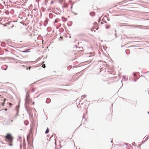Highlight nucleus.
Returning <instances> with one entry per match:
<instances>
[{"mask_svg":"<svg viewBox=\"0 0 149 149\" xmlns=\"http://www.w3.org/2000/svg\"><path fill=\"white\" fill-rule=\"evenodd\" d=\"M5 141L8 142L10 145L11 146V143L13 142V137L11 134L10 133L7 134L5 136Z\"/></svg>","mask_w":149,"mask_h":149,"instance_id":"f257e3e1","label":"nucleus"},{"mask_svg":"<svg viewBox=\"0 0 149 149\" xmlns=\"http://www.w3.org/2000/svg\"><path fill=\"white\" fill-rule=\"evenodd\" d=\"M29 93H30L28 91L26 93V98H27L28 99V98L29 97H29Z\"/></svg>","mask_w":149,"mask_h":149,"instance_id":"f03ea898","label":"nucleus"},{"mask_svg":"<svg viewBox=\"0 0 149 149\" xmlns=\"http://www.w3.org/2000/svg\"><path fill=\"white\" fill-rule=\"evenodd\" d=\"M86 95H82L81 96V99L83 100L85 97H86Z\"/></svg>","mask_w":149,"mask_h":149,"instance_id":"7ed1b4c3","label":"nucleus"},{"mask_svg":"<svg viewBox=\"0 0 149 149\" xmlns=\"http://www.w3.org/2000/svg\"><path fill=\"white\" fill-rule=\"evenodd\" d=\"M126 52L127 54H128L130 53V51L129 49H127L126 50Z\"/></svg>","mask_w":149,"mask_h":149,"instance_id":"20e7f679","label":"nucleus"},{"mask_svg":"<svg viewBox=\"0 0 149 149\" xmlns=\"http://www.w3.org/2000/svg\"><path fill=\"white\" fill-rule=\"evenodd\" d=\"M49 130L48 129V128H47L45 131V133L46 134H47L49 133Z\"/></svg>","mask_w":149,"mask_h":149,"instance_id":"39448f33","label":"nucleus"},{"mask_svg":"<svg viewBox=\"0 0 149 149\" xmlns=\"http://www.w3.org/2000/svg\"><path fill=\"white\" fill-rule=\"evenodd\" d=\"M29 100H30V97H29L28 98V99L27 98H26V102H29Z\"/></svg>","mask_w":149,"mask_h":149,"instance_id":"423d86ee","label":"nucleus"},{"mask_svg":"<svg viewBox=\"0 0 149 149\" xmlns=\"http://www.w3.org/2000/svg\"><path fill=\"white\" fill-rule=\"evenodd\" d=\"M28 122L27 121H25L24 122V123L26 124V125H27L28 124Z\"/></svg>","mask_w":149,"mask_h":149,"instance_id":"0eeeda50","label":"nucleus"},{"mask_svg":"<svg viewBox=\"0 0 149 149\" xmlns=\"http://www.w3.org/2000/svg\"><path fill=\"white\" fill-rule=\"evenodd\" d=\"M42 67L43 68H45V64H43L42 65Z\"/></svg>","mask_w":149,"mask_h":149,"instance_id":"6e6552de","label":"nucleus"},{"mask_svg":"<svg viewBox=\"0 0 149 149\" xmlns=\"http://www.w3.org/2000/svg\"><path fill=\"white\" fill-rule=\"evenodd\" d=\"M58 19H56L55 20V23H57L58 22Z\"/></svg>","mask_w":149,"mask_h":149,"instance_id":"1a4fd4ad","label":"nucleus"},{"mask_svg":"<svg viewBox=\"0 0 149 149\" xmlns=\"http://www.w3.org/2000/svg\"><path fill=\"white\" fill-rule=\"evenodd\" d=\"M58 1L60 2H62L63 1V0H58Z\"/></svg>","mask_w":149,"mask_h":149,"instance_id":"9d476101","label":"nucleus"},{"mask_svg":"<svg viewBox=\"0 0 149 149\" xmlns=\"http://www.w3.org/2000/svg\"><path fill=\"white\" fill-rule=\"evenodd\" d=\"M2 105L3 106H4V102H3L2 103Z\"/></svg>","mask_w":149,"mask_h":149,"instance_id":"9b49d317","label":"nucleus"},{"mask_svg":"<svg viewBox=\"0 0 149 149\" xmlns=\"http://www.w3.org/2000/svg\"><path fill=\"white\" fill-rule=\"evenodd\" d=\"M79 73H76V76H78L79 75V74H78Z\"/></svg>","mask_w":149,"mask_h":149,"instance_id":"f8f14e48","label":"nucleus"},{"mask_svg":"<svg viewBox=\"0 0 149 149\" xmlns=\"http://www.w3.org/2000/svg\"><path fill=\"white\" fill-rule=\"evenodd\" d=\"M21 52H26L27 51H22Z\"/></svg>","mask_w":149,"mask_h":149,"instance_id":"ddd939ff","label":"nucleus"},{"mask_svg":"<svg viewBox=\"0 0 149 149\" xmlns=\"http://www.w3.org/2000/svg\"><path fill=\"white\" fill-rule=\"evenodd\" d=\"M63 37H61V36L60 37V38L61 39H63Z\"/></svg>","mask_w":149,"mask_h":149,"instance_id":"4468645a","label":"nucleus"},{"mask_svg":"<svg viewBox=\"0 0 149 149\" xmlns=\"http://www.w3.org/2000/svg\"><path fill=\"white\" fill-rule=\"evenodd\" d=\"M9 104L10 105V106L12 105V104L11 103H9Z\"/></svg>","mask_w":149,"mask_h":149,"instance_id":"2eb2a0df","label":"nucleus"},{"mask_svg":"<svg viewBox=\"0 0 149 149\" xmlns=\"http://www.w3.org/2000/svg\"><path fill=\"white\" fill-rule=\"evenodd\" d=\"M6 100V99H4V102H5Z\"/></svg>","mask_w":149,"mask_h":149,"instance_id":"dca6fc26","label":"nucleus"},{"mask_svg":"<svg viewBox=\"0 0 149 149\" xmlns=\"http://www.w3.org/2000/svg\"><path fill=\"white\" fill-rule=\"evenodd\" d=\"M33 104V105H34V104H35V103H34V102H33V104Z\"/></svg>","mask_w":149,"mask_h":149,"instance_id":"f3484780","label":"nucleus"},{"mask_svg":"<svg viewBox=\"0 0 149 149\" xmlns=\"http://www.w3.org/2000/svg\"><path fill=\"white\" fill-rule=\"evenodd\" d=\"M93 28H92V29H91V30L92 31H93Z\"/></svg>","mask_w":149,"mask_h":149,"instance_id":"a211bd4d","label":"nucleus"},{"mask_svg":"<svg viewBox=\"0 0 149 149\" xmlns=\"http://www.w3.org/2000/svg\"><path fill=\"white\" fill-rule=\"evenodd\" d=\"M98 29V27H97L96 28V30H97Z\"/></svg>","mask_w":149,"mask_h":149,"instance_id":"6ab92c4d","label":"nucleus"},{"mask_svg":"<svg viewBox=\"0 0 149 149\" xmlns=\"http://www.w3.org/2000/svg\"><path fill=\"white\" fill-rule=\"evenodd\" d=\"M30 68H31V67H29V70H30Z\"/></svg>","mask_w":149,"mask_h":149,"instance_id":"aec40b11","label":"nucleus"},{"mask_svg":"<svg viewBox=\"0 0 149 149\" xmlns=\"http://www.w3.org/2000/svg\"><path fill=\"white\" fill-rule=\"evenodd\" d=\"M28 69H29V68H26V69L27 70Z\"/></svg>","mask_w":149,"mask_h":149,"instance_id":"412c9836","label":"nucleus"},{"mask_svg":"<svg viewBox=\"0 0 149 149\" xmlns=\"http://www.w3.org/2000/svg\"><path fill=\"white\" fill-rule=\"evenodd\" d=\"M107 27V28H108V26H107V27Z\"/></svg>","mask_w":149,"mask_h":149,"instance_id":"4be33fe9","label":"nucleus"},{"mask_svg":"<svg viewBox=\"0 0 149 149\" xmlns=\"http://www.w3.org/2000/svg\"><path fill=\"white\" fill-rule=\"evenodd\" d=\"M107 27V28H108V26H107V27Z\"/></svg>","mask_w":149,"mask_h":149,"instance_id":"5701e85b","label":"nucleus"}]
</instances>
